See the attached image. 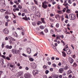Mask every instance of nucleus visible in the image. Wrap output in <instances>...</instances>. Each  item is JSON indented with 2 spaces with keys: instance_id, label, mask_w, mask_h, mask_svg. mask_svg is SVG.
<instances>
[{
  "instance_id": "4be33fe9",
  "label": "nucleus",
  "mask_w": 78,
  "mask_h": 78,
  "mask_svg": "<svg viewBox=\"0 0 78 78\" xmlns=\"http://www.w3.org/2000/svg\"><path fill=\"white\" fill-rule=\"evenodd\" d=\"M22 19H24V20H28V18H27V16H25V17L22 18Z\"/></svg>"
},
{
  "instance_id": "2eb2a0df",
  "label": "nucleus",
  "mask_w": 78,
  "mask_h": 78,
  "mask_svg": "<svg viewBox=\"0 0 78 78\" xmlns=\"http://www.w3.org/2000/svg\"><path fill=\"white\" fill-rule=\"evenodd\" d=\"M23 74L22 72H19L17 74L18 76H20L21 75H22Z\"/></svg>"
},
{
  "instance_id": "338daca9",
  "label": "nucleus",
  "mask_w": 78,
  "mask_h": 78,
  "mask_svg": "<svg viewBox=\"0 0 78 78\" xmlns=\"http://www.w3.org/2000/svg\"><path fill=\"white\" fill-rule=\"evenodd\" d=\"M32 25L33 26H35V25H36V24L35 23H33Z\"/></svg>"
},
{
  "instance_id": "aec40b11",
  "label": "nucleus",
  "mask_w": 78,
  "mask_h": 78,
  "mask_svg": "<svg viewBox=\"0 0 78 78\" xmlns=\"http://www.w3.org/2000/svg\"><path fill=\"white\" fill-rule=\"evenodd\" d=\"M20 28L22 31H23V32H25V28H24V27H23L22 26Z\"/></svg>"
},
{
  "instance_id": "de8ad7c7",
  "label": "nucleus",
  "mask_w": 78,
  "mask_h": 78,
  "mask_svg": "<svg viewBox=\"0 0 78 78\" xmlns=\"http://www.w3.org/2000/svg\"><path fill=\"white\" fill-rule=\"evenodd\" d=\"M42 3H44V4H45V5H46V4H47L48 2L47 1H44V2H43Z\"/></svg>"
},
{
  "instance_id": "39448f33",
  "label": "nucleus",
  "mask_w": 78,
  "mask_h": 78,
  "mask_svg": "<svg viewBox=\"0 0 78 78\" xmlns=\"http://www.w3.org/2000/svg\"><path fill=\"white\" fill-rule=\"evenodd\" d=\"M66 51L68 55H70L71 54V50L70 49H67L66 50Z\"/></svg>"
},
{
  "instance_id": "6e6d98bb",
  "label": "nucleus",
  "mask_w": 78,
  "mask_h": 78,
  "mask_svg": "<svg viewBox=\"0 0 78 78\" xmlns=\"http://www.w3.org/2000/svg\"><path fill=\"white\" fill-rule=\"evenodd\" d=\"M60 37H62V39H63L64 38V35H62L60 36Z\"/></svg>"
},
{
  "instance_id": "864d4df0",
  "label": "nucleus",
  "mask_w": 78,
  "mask_h": 78,
  "mask_svg": "<svg viewBox=\"0 0 78 78\" xmlns=\"http://www.w3.org/2000/svg\"><path fill=\"white\" fill-rule=\"evenodd\" d=\"M8 22H5V26H7L8 25Z\"/></svg>"
},
{
  "instance_id": "ddd939ff",
  "label": "nucleus",
  "mask_w": 78,
  "mask_h": 78,
  "mask_svg": "<svg viewBox=\"0 0 78 78\" xmlns=\"http://www.w3.org/2000/svg\"><path fill=\"white\" fill-rule=\"evenodd\" d=\"M64 72V69L60 68L59 70V72L60 73H62V72Z\"/></svg>"
},
{
  "instance_id": "f257e3e1",
  "label": "nucleus",
  "mask_w": 78,
  "mask_h": 78,
  "mask_svg": "<svg viewBox=\"0 0 78 78\" xmlns=\"http://www.w3.org/2000/svg\"><path fill=\"white\" fill-rule=\"evenodd\" d=\"M12 52L14 55H16V54H19L20 53V50H16V49H13L12 50Z\"/></svg>"
},
{
  "instance_id": "e2e57ef3",
  "label": "nucleus",
  "mask_w": 78,
  "mask_h": 78,
  "mask_svg": "<svg viewBox=\"0 0 78 78\" xmlns=\"http://www.w3.org/2000/svg\"><path fill=\"white\" fill-rule=\"evenodd\" d=\"M9 66L10 67H12H12H13V65H12L9 64Z\"/></svg>"
},
{
  "instance_id": "cd10ccee",
  "label": "nucleus",
  "mask_w": 78,
  "mask_h": 78,
  "mask_svg": "<svg viewBox=\"0 0 78 78\" xmlns=\"http://www.w3.org/2000/svg\"><path fill=\"white\" fill-rule=\"evenodd\" d=\"M72 72L71 71V70H69L68 71L67 74L69 75L70 73H71Z\"/></svg>"
},
{
  "instance_id": "a18cd8bd",
  "label": "nucleus",
  "mask_w": 78,
  "mask_h": 78,
  "mask_svg": "<svg viewBox=\"0 0 78 78\" xmlns=\"http://www.w3.org/2000/svg\"><path fill=\"white\" fill-rule=\"evenodd\" d=\"M50 70L51 72H53V68H50Z\"/></svg>"
},
{
  "instance_id": "2f4dec72",
  "label": "nucleus",
  "mask_w": 78,
  "mask_h": 78,
  "mask_svg": "<svg viewBox=\"0 0 78 78\" xmlns=\"http://www.w3.org/2000/svg\"><path fill=\"white\" fill-rule=\"evenodd\" d=\"M73 66V67H76V66H77V65H76V63L74 62Z\"/></svg>"
},
{
  "instance_id": "412c9836",
  "label": "nucleus",
  "mask_w": 78,
  "mask_h": 78,
  "mask_svg": "<svg viewBox=\"0 0 78 78\" xmlns=\"http://www.w3.org/2000/svg\"><path fill=\"white\" fill-rule=\"evenodd\" d=\"M53 18H54V17L52 18H49V20L50 21V22H54V20H53Z\"/></svg>"
},
{
  "instance_id": "c03bdc74",
  "label": "nucleus",
  "mask_w": 78,
  "mask_h": 78,
  "mask_svg": "<svg viewBox=\"0 0 78 78\" xmlns=\"http://www.w3.org/2000/svg\"><path fill=\"white\" fill-rule=\"evenodd\" d=\"M50 16H51V17H53V16H54V14L53 13H51L50 14Z\"/></svg>"
},
{
  "instance_id": "13d9d810",
  "label": "nucleus",
  "mask_w": 78,
  "mask_h": 78,
  "mask_svg": "<svg viewBox=\"0 0 78 78\" xmlns=\"http://www.w3.org/2000/svg\"><path fill=\"white\" fill-rule=\"evenodd\" d=\"M68 22H69V21L68 20H66L65 21V22L66 23H68Z\"/></svg>"
},
{
  "instance_id": "e433bc0d",
  "label": "nucleus",
  "mask_w": 78,
  "mask_h": 78,
  "mask_svg": "<svg viewBox=\"0 0 78 78\" xmlns=\"http://www.w3.org/2000/svg\"><path fill=\"white\" fill-rule=\"evenodd\" d=\"M59 26V24L58 23H57L56 25V27L57 28H58Z\"/></svg>"
},
{
  "instance_id": "9b49d317",
  "label": "nucleus",
  "mask_w": 78,
  "mask_h": 78,
  "mask_svg": "<svg viewBox=\"0 0 78 78\" xmlns=\"http://www.w3.org/2000/svg\"><path fill=\"white\" fill-rule=\"evenodd\" d=\"M12 34L13 36H15V37H19V36L17 35V33H16V32H13Z\"/></svg>"
},
{
  "instance_id": "b1692460",
  "label": "nucleus",
  "mask_w": 78,
  "mask_h": 78,
  "mask_svg": "<svg viewBox=\"0 0 78 78\" xmlns=\"http://www.w3.org/2000/svg\"><path fill=\"white\" fill-rule=\"evenodd\" d=\"M37 24L38 25H41V24H42V22L41 21H38L37 23Z\"/></svg>"
},
{
  "instance_id": "423d86ee",
  "label": "nucleus",
  "mask_w": 78,
  "mask_h": 78,
  "mask_svg": "<svg viewBox=\"0 0 78 78\" xmlns=\"http://www.w3.org/2000/svg\"><path fill=\"white\" fill-rule=\"evenodd\" d=\"M3 32L4 33L7 34L9 33V31L8 30V29H5L3 30Z\"/></svg>"
},
{
  "instance_id": "a19ab883",
  "label": "nucleus",
  "mask_w": 78,
  "mask_h": 78,
  "mask_svg": "<svg viewBox=\"0 0 78 78\" xmlns=\"http://www.w3.org/2000/svg\"><path fill=\"white\" fill-rule=\"evenodd\" d=\"M58 14H61V13H62V11H58Z\"/></svg>"
},
{
  "instance_id": "3c124183",
  "label": "nucleus",
  "mask_w": 78,
  "mask_h": 78,
  "mask_svg": "<svg viewBox=\"0 0 78 78\" xmlns=\"http://www.w3.org/2000/svg\"><path fill=\"white\" fill-rule=\"evenodd\" d=\"M16 11H19V9L18 8H16Z\"/></svg>"
},
{
  "instance_id": "4c0bfd02",
  "label": "nucleus",
  "mask_w": 78,
  "mask_h": 78,
  "mask_svg": "<svg viewBox=\"0 0 78 78\" xmlns=\"http://www.w3.org/2000/svg\"><path fill=\"white\" fill-rule=\"evenodd\" d=\"M4 2V1H3V0H1L0 1L1 4H3Z\"/></svg>"
},
{
  "instance_id": "680f3d73",
  "label": "nucleus",
  "mask_w": 78,
  "mask_h": 78,
  "mask_svg": "<svg viewBox=\"0 0 78 78\" xmlns=\"http://www.w3.org/2000/svg\"><path fill=\"white\" fill-rule=\"evenodd\" d=\"M72 74H71L69 76L68 78H72Z\"/></svg>"
},
{
  "instance_id": "f704fd0d",
  "label": "nucleus",
  "mask_w": 78,
  "mask_h": 78,
  "mask_svg": "<svg viewBox=\"0 0 78 78\" xmlns=\"http://www.w3.org/2000/svg\"><path fill=\"white\" fill-rule=\"evenodd\" d=\"M48 73H49V71L48 70H46L45 71V73L46 75H47Z\"/></svg>"
},
{
  "instance_id": "7c9ffc66",
  "label": "nucleus",
  "mask_w": 78,
  "mask_h": 78,
  "mask_svg": "<svg viewBox=\"0 0 78 78\" xmlns=\"http://www.w3.org/2000/svg\"><path fill=\"white\" fill-rule=\"evenodd\" d=\"M64 3H65V6H67V5H69L68 4V3L66 1H65V2H64Z\"/></svg>"
},
{
  "instance_id": "72a5a7b5",
  "label": "nucleus",
  "mask_w": 78,
  "mask_h": 78,
  "mask_svg": "<svg viewBox=\"0 0 78 78\" xmlns=\"http://www.w3.org/2000/svg\"><path fill=\"white\" fill-rule=\"evenodd\" d=\"M66 12H68V13H69V12H70V10L69 9H68L66 10Z\"/></svg>"
},
{
  "instance_id": "8fccbe9b",
  "label": "nucleus",
  "mask_w": 78,
  "mask_h": 78,
  "mask_svg": "<svg viewBox=\"0 0 78 78\" xmlns=\"http://www.w3.org/2000/svg\"><path fill=\"white\" fill-rule=\"evenodd\" d=\"M22 55L23 56H25V57H27V55H26L25 54L23 53L22 54Z\"/></svg>"
},
{
  "instance_id": "052dcab7",
  "label": "nucleus",
  "mask_w": 78,
  "mask_h": 78,
  "mask_svg": "<svg viewBox=\"0 0 78 78\" xmlns=\"http://www.w3.org/2000/svg\"><path fill=\"white\" fill-rule=\"evenodd\" d=\"M61 62H59L58 64V66H61Z\"/></svg>"
},
{
  "instance_id": "6e6552de",
  "label": "nucleus",
  "mask_w": 78,
  "mask_h": 78,
  "mask_svg": "<svg viewBox=\"0 0 78 78\" xmlns=\"http://www.w3.org/2000/svg\"><path fill=\"white\" fill-rule=\"evenodd\" d=\"M69 59L70 64H73V59H72V58H69Z\"/></svg>"
},
{
  "instance_id": "bb28decb",
  "label": "nucleus",
  "mask_w": 78,
  "mask_h": 78,
  "mask_svg": "<svg viewBox=\"0 0 78 78\" xmlns=\"http://www.w3.org/2000/svg\"><path fill=\"white\" fill-rule=\"evenodd\" d=\"M69 68L68 66H66L65 67V70H68V69H69Z\"/></svg>"
},
{
  "instance_id": "473e14b6",
  "label": "nucleus",
  "mask_w": 78,
  "mask_h": 78,
  "mask_svg": "<svg viewBox=\"0 0 78 78\" xmlns=\"http://www.w3.org/2000/svg\"><path fill=\"white\" fill-rule=\"evenodd\" d=\"M18 7L20 9H22V6H21L20 5H19L18 6Z\"/></svg>"
},
{
  "instance_id": "603ef678",
  "label": "nucleus",
  "mask_w": 78,
  "mask_h": 78,
  "mask_svg": "<svg viewBox=\"0 0 78 78\" xmlns=\"http://www.w3.org/2000/svg\"><path fill=\"white\" fill-rule=\"evenodd\" d=\"M68 3L70 4H72V2H71V0H69L68 1Z\"/></svg>"
},
{
  "instance_id": "0e129e2a",
  "label": "nucleus",
  "mask_w": 78,
  "mask_h": 78,
  "mask_svg": "<svg viewBox=\"0 0 78 78\" xmlns=\"http://www.w3.org/2000/svg\"><path fill=\"white\" fill-rule=\"evenodd\" d=\"M12 37H11V36H9V39H11V40L12 39Z\"/></svg>"
},
{
  "instance_id": "09e8293b",
  "label": "nucleus",
  "mask_w": 78,
  "mask_h": 78,
  "mask_svg": "<svg viewBox=\"0 0 78 78\" xmlns=\"http://www.w3.org/2000/svg\"><path fill=\"white\" fill-rule=\"evenodd\" d=\"M73 6H75L76 5V4L75 3H74L73 4Z\"/></svg>"
},
{
  "instance_id": "f3484780",
  "label": "nucleus",
  "mask_w": 78,
  "mask_h": 78,
  "mask_svg": "<svg viewBox=\"0 0 78 78\" xmlns=\"http://www.w3.org/2000/svg\"><path fill=\"white\" fill-rule=\"evenodd\" d=\"M6 48L7 49H11L12 48V46H9V45H6Z\"/></svg>"
},
{
  "instance_id": "58836bf2",
  "label": "nucleus",
  "mask_w": 78,
  "mask_h": 78,
  "mask_svg": "<svg viewBox=\"0 0 78 78\" xmlns=\"http://www.w3.org/2000/svg\"><path fill=\"white\" fill-rule=\"evenodd\" d=\"M24 12H25V13H27V12H28V10L27 9H24Z\"/></svg>"
},
{
  "instance_id": "4d7b16f0",
  "label": "nucleus",
  "mask_w": 78,
  "mask_h": 78,
  "mask_svg": "<svg viewBox=\"0 0 78 78\" xmlns=\"http://www.w3.org/2000/svg\"><path fill=\"white\" fill-rule=\"evenodd\" d=\"M5 19H8V18H9V16H5Z\"/></svg>"
},
{
  "instance_id": "69168bd1",
  "label": "nucleus",
  "mask_w": 78,
  "mask_h": 78,
  "mask_svg": "<svg viewBox=\"0 0 78 78\" xmlns=\"http://www.w3.org/2000/svg\"><path fill=\"white\" fill-rule=\"evenodd\" d=\"M24 32H23V31L22 32V33H21L22 35H24Z\"/></svg>"
},
{
  "instance_id": "0eeeda50",
  "label": "nucleus",
  "mask_w": 78,
  "mask_h": 78,
  "mask_svg": "<svg viewBox=\"0 0 78 78\" xmlns=\"http://www.w3.org/2000/svg\"><path fill=\"white\" fill-rule=\"evenodd\" d=\"M25 78H30V74L29 73H27L24 75Z\"/></svg>"
},
{
  "instance_id": "dca6fc26",
  "label": "nucleus",
  "mask_w": 78,
  "mask_h": 78,
  "mask_svg": "<svg viewBox=\"0 0 78 78\" xmlns=\"http://www.w3.org/2000/svg\"><path fill=\"white\" fill-rule=\"evenodd\" d=\"M67 48H68V46H67V45H66L65 47H64V48L63 49V51H66V49H67Z\"/></svg>"
},
{
  "instance_id": "7ed1b4c3",
  "label": "nucleus",
  "mask_w": 78,
  "mask_h": 78,
  "mask_svg": "<svg viewBox=\"0 0 78 78\" xmlns=\"http://www.w3.org/2000/svg\"><path fill=\"white\" fill-rule=\"evenodd\" d=\"M32 69H34L36 68V65L34 62H32L30 63Z\"/></svg>"
},
{
  "instance_id": "393cba45",
  "label": "nucleus",
  "mask_w": 78,
  "mask_h": 78,
  "mask_svg": "<svg viewBox=\"0 0 78 78\" xmlns=\"http://www.w3.org/2000/svg\"><path fill=\"white\" fill-rule=\"evenodd\" d=\"M29 60L30 61H31L32 62H33V61H34V58H30Z\"/></svg>"
},
{
  "instance_id": "5fc2aeb1",
  "label": "nucleus",
  "mask_w": 78,
  "mask_h": 78,
  "mask_svg": "<svg viewBox=\"0 0 78 78\" xmlns=\"http://www.w3.org/2000/svg\"><path fill=\"white\" fill-rule=\"evenodd\" d=\"M52 66H53V67H56V64H53L52 65Z\"/></svg>"
},
{
  "instance_id": "9d476101",
  "label": "nucleus",
  "mask_w": 78,
  "mask_h": 78,
  "mask_svg": "<svg viewBox=\"0 0 78 78\" xmlns=\"http://www.w3.org/2000/svg\"><path fill=\"white\" fill-rule=\"evenodd\" d=\"M27 53H28V54H30V53H31V50L30 48H28L27 49Z\"/></svg>"
},
{
  "instance_id": "c756f323",
  "label": "nucleus",
  "mask_w": 78,
  "mask_h": 78,
  "mask_svg": "<svg viewBox=\"0 0 78 78\" xmlns=\"http://www.w3.org/2000/svg\"><path fill=\"white\" fill-rule=\"evenodd\" d=\"M44 31L45 33H48V29L46 28L44 29Z\"/></svg>"
},
{
  "instance_id": "a211bd4d",
  "label": "nucleus",
  "mask_w": 78,
  "mask_h": 78,
  "mask_svg": "<svg viewBox=\"0 0 78 78\" xmlns=\"http://www.w3.org/2000/svg\"><path fill=\"white\" fill-rule=\"evenodd\" d=\"M62 53L63 57H66V53L64 51L62 52Z\"/></svg>"
},
{
  "instance_id": "6ab92c4d",
  "label": "nucleus",
  "mask_w": 78,
  "mask_h": 78,
  "mask_svg": "<svg viewBox=\"0 0 78 78\" xmlns=\"http://www.w3.org/2000/svg\"><path fill=\"white\" fill-rule=\"evenodd\" d=\"M41 21L43 23L45 24V20H44V18H41Z\"/></svg>"
},
{
  "instance_id": "ea45409f",
  "label": "nucleus",
  "mask_w": 78,
  "mask_h": 78,
  "mask_svg": "<svg viewBox=\"0 0 78 78\" xmlns=\"http://www.w3.org/2000/svg\"><path fill=\"white\" fill-rule=\"evenodd\" d=\"M66 8H64V9H63L62 11L63 12H66Z\"/></svg>"
},
{
  "instance_id": "a878e982",
  "label": "nucleus",
  "mask_w": 78,
  "mask_h": 78,
  "mask_svg": "<svg viewBox=\"0 0 78 78\" xmlns=\"http://www.w3.org/2000/svg\"><path fill=\"white\" fill-rule=\"evenodd\" d=\"M14 2L15 3H16V5H18V4H19V3H18L17 0H14Z\"/></svg>"
},
{
  "instance_id": "bf43d9fd",
  "label": "nucleus",
  "mask_w": 78,
  "mask_h": 78,
  "mask_svg": "<svg viewBox=\"0 0 78 78\" xmlns=\"http://www.w3.org/2000/svg\"><path fill=\"white\" fill-rule=\"evenodd\" d=\"M4 45H5V44H2V48H4V47H5V46Z\"/></svg>"
},
{
  "instance_id": "c85d7f7f",
  "label": "nucleus",
  "mask_w": 78,
  "mask_h": 78,
  "mask_svg": "<svg viewBox=\"0 0 78 78\" xmlns=\"http://www.w3.org/2000/svg\"><path fill=\"white\" fill-rule=\"evenodd\" d=\"M55 17L56 18V19H57V18H58V17H59V18H60V16H59V15L57 14V15H56L55 16Z\"/></svg>"
},
{
  "instance_id": "5701e85b",
  "label": "nucleus",
  "mask_w": 78,
  "mask_h": 78,
  "mask_svg": "<svg viewBox=\"0 0 78 78\" xmlns=\"http://www.w3.org/2000/svg\"><path fill=\"white\" fill-rule=\"evenodd\" d=\"M40 27L41 30H43V29H44V28H45V27L43 26H40Z\"/></svg>"
},
{
  "instance_id": "f8f14e48",
  "label": "nucleus",
  "mask_w": 78,
  "mask_h": 78,
  "mask_svg": "<svg viewBox=\"0 0 78 78\" xmlns=\"http://www.w3.org/2000/svg\"><path fill=\"white\" fill-rule=\"evenodd\" d=\"M56 38L55 39V41H56V42H57V40L58 39H60V35H56Z\"/></svg>"
},
{
  "instance_id": "20e7f679",
  "label": "nucleus",
  "mask_w": 78,
  "mask_h": 78,
  "mask_svg": "<svg viewBox=\"0 0 78 78\" xmlns=\"http://www.w3.org/2000/svg\"><path fill=\"white\" fill-rule=\"evenodd\" d=\"M39 72H38V71L36 69L34 70L32 72V73L34 76H35L36 74H37Z\"/></svg>"
},
{
  "instance_id": "79ce46f5",
  "label": "nucleus",
  "mask_w": 78,
  "mask_h": 78,
  "mask_svg": "<svg viewBox=\"0 0 78 78\" xmlns=\"http://www.w3.org/2000/svg\"><path fill=\"white\" fill-rule=\"evenodd\" d=\"M40 34H42L43 35H44V33L43 31H41L40 32Z\"/></svg>"
},
{
  "instance_id": "1a4fd4ad",
  "label": "nucleus",
  "mask_w": 78,
  "mask_h": 78,
  "mask_svg": "<svg viewBox=\"0 0 78 78\" xmlns=\"http://www.w3.org/2000/svg\"><path fill=\"white\" fill-rule=\"evenodd\" d=\"M47 5L46 4H45L44 3H42V7L44 9H47Z\"/></svg>"
},
{
  "instance_id": "774afa93",
  "label": "nucleus",
  "mask_w": 78,
  "mask_h": 78,
  "mask_svg": "<svg viewBox=\"0 0 78 78\" xmlns=\"http://www.w3.org/2000/svg\"><path fill=\"white\" fill-rule=\"evenodd\" d=\"M47 78V76H46L44 75L43 76V78Z\"/></svg>"
},
{
  "instance_id": "37998d69",
  "label": "nucleus",
  "mask_w": 78,
  "mask_h": 78,
  "mask_svg": "<svg viewBox=\"0 0 78 78\" xmlns=\"http://www.w3.org/2000/svg\"><path fill=\"white\" fill-rule=\"evenodd\" d=\"M6 59H7V60H10L11 59H10V58H9V57H7L6 58Z\"/></svg>"
},
{
  "instance_id": "f03ea898",
  "label": "nucleus",
  "mask_w": 78,
  "mask_h": 78,
  "mask_svg": "<svg viewBox=\"0 0 78 78\" xmlns=\"http://www.w3.org/2000/svg\"><path fill=\"white\" fill-rule=\"evenodd\" d=\"M69 18H70L71 17L72 19H71V20H74L76 18L75 15L74 14H73V13H71L70 14L69 16Z\"/></svg>"
},
{
  "instance_id": "4468645a",
  "label": "nucleus",
  "mask_w": 78,
  "mask_h": 78,
  "mask_svg": "<svg viewBox=\"0 0 78 78\" xmlns=\"http://www.w3.org/2000/svg\"><path fill=\"white\" fill-rule=\"evenodd\" d=\"M36 15L38 17H41V13L39 12L38 11L37 12Z\"/></svg>"
},
{
  "instance_id": "c9c22d12",
  "label": "nucleus",
  "mask_w": 78,
  "mask_h": 78,
  "mask_svg": "<svg viewBox=\"0 0 78 78\" xmlns=\"http://www.w3.org/2000/svg\"><path fill=\"white\" fill-rule=\"evenodd\" d=\"M34 3H35V4L37 5H38L37 1H36V0H34Z\"/></svg>"
},
{
  "instance_id": "49530a36",
  "label": "nucleus",
  "mask_w": 78,
  "mask_h": 78,
  "mask_svg": "<svg viewBox=\"0 0 78 78\" xmlns=\"http://www.w3.org/2000/svg\"><path fill=\"white\" fill-rule=\"evenodd\" d=\"M11 70L12 72H15V70H16V69H14V68H12Z\"/></svg>"
}]
</instances>
